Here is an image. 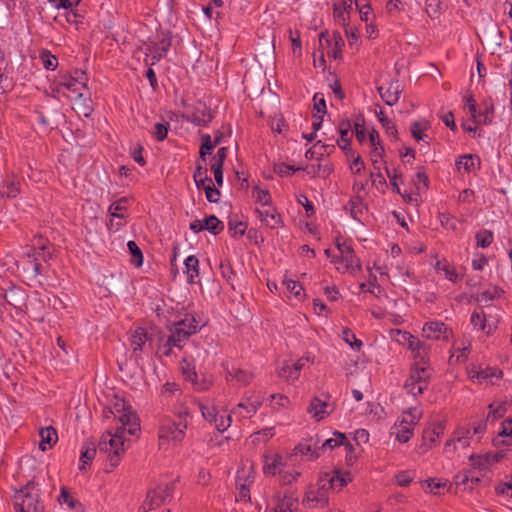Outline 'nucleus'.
Listing matches in <instances>:
<instances>
[{
    "label": "nucleus",
    "mask_w": 512,
    "mask_h": 512,
    "mask_svg": "<svg viewBox=\"0 0 512 512\" xmlns=\"http://www.w3.org/2000/svg\"><path fill=\"white\" fill-rule=\"evenodd\" d=\"M14 505L18 512H43L44 507L39 502V489L33 480L15 492Z\"/></svg>",
    "instance_id": "f257e3e1"
},
{
    "label": "nucleus",
    "mask_w": 512,
    "mask_h": 512,
    "mask_svg": "<svg viewBox=\"0 0 512 512\" xmlns=\"http://www.w3.org/2000/svg\"><path fill=\"white\" fill-rule=\"evenodd\" d=\"M121 426L117 427L114 433L108 432L102 436L99 443V451L107 455L110 465L114 468L119 464V457L124 452V433Z\"/></svg>",
    "instance_id": "f03ea898"
},
{
    "label": "nucleus",
    "mask_w": 512,
    "mask_h": 512,
    "mask_svg": "<svg viewBox=\"0 0 512 512\" xmlns=\"http://www.w3.org/2000/svg\"><path fill=\"white\" fill-rule=\"evenodd\" d=\"M332 479L328 477V473L322 474L317 485H310L306 490L302 504L307 508L325 507L328 504V491L331 489Z\"/></svg>",
    "instance_id": "7ed1b4c3"
},
{
    "label": "nucleus",
    "mask_w": 512,
    "mask_h": 512,
    "mask_svg": "<svg viewBox=\"0 0 512 512\" xmlns=\"http://www.w3.org/2000/svg\"><path fill=\"white\" fill-rule=\"evenodd\" d=\"M430 375V369L426 364L415 363L411 367L404 389L413 397L422 394L428 387Z\"/></svg>",
    "instance_id": "20e7f679"
},
{
    "label": "nucleus",
    "mask_w": 512,
    "mask_h": 512,
    "mask_svg": "<svg viewBox=\"0 0 512 512\" xmlns=\"http://www.w3.org/2000/svg\"><path fill=\"white\" fill-rule=\"evenodd\" d=\"M173 493V484L159 485L147 492L143 504L139 507L138 512H149L161 504H165L171 499Z\"/></svg>",
    "instance_id": "39448f33"
},
{
    "label": "nucleus",
    "mask_w": 512,
    "mask_h": 512,
    "mask_svg": "<svg viewBox=\"0 0 512 512\" xmlns=\"http://www.w3.org/2000/svg\"><path fill=\"white\" fill-rule=\"evenodd\" d=\"M186 429V422L180 421L179 423H176L170 418H163L159 425V439L182 441L185 437Z\"/></svg>",
    "instance_id": "423d86ee"
},
{
    "label": "nucleus",
    "mask_w": 512,
    "mask_h": 512,
    "mask_svg": "<svg viewBox=\"0 0 512 512\" xmlns=\"http://www.w3.org/2000/svg\"><path fill=\"white\" fill-rule=\"evenodd\" d=\"M337 248L339 250L340 255L336 256L332 260L333 263L341 262L343 264V271H350L351 273H356L357 271L361 270V263L359 259L355 256L354 251L349 244L345 242H337Z\"/></svg>",
    "instance_id": "0eeeda50"
},
{
    "label": "nucleus",
    "mask_w": 512,
    "mask_h": 512,
    "mask_svg": "<svg viewBox=\"0 0 512 512\" xmlns=\"http://www.w3.org/2000/svg\"><path fill=\"white\" fill-rule=\"evenodd\" d=\"M27 257L34 274L39 275L43 272V266L41 262H48L51 258V253L46 251L45 241L42 238H39L34 244L32 253H28Z\"/></svg>",
    "instance_id": "6e6552de"
},
{
    "label": "nucleus",
    "mask_w": 512,
    "mask_h": 512,
    "mask_svg": "<svg viewBox=\"0 0 512 512\" xmlns=\"http://www.w3.org/2000/svg\"><path fill=\"white\" fill-rule=\"evenodd\" d=\"M169 331L170 335L161 346L165 356L172 354L173 347L182 348V344L191 336V330H181V328L176 327L174 323L170 326Z\"/></svg>",
    "instance_id": "1a4fd4ad"
},
{
    "label": "nucleus",
    "mask_w": 512,
    "mask_h": 512,
    "mask_svg": "<svg viewBox=\"0 0 512 512\" xmlns=\"http://www.w3.org/2000/svg\"><path fill=\"white\" fill-rule=\"evenodd\" d=\"M253 466L243 465L237 472V484L239 486L238 500H249L250 491L249 485L253 481Z\"/></svg>",
    "instance_id": "9d476101"
},
{
    "label": "nucleus",
    "mask_w": 512,
    "mask_h": 512,
    "mask_svg": "<svg viewBox=\"0 0 512 512\" xmlns=\"http://www.w3.org/2000/svg\"><path fill=\"white\" fill-rule=\"evenodd\" d=\"M465 100L474 123L484 125L492 123L494 115V107L492 105L487 106L483 112L478 113L476 109V102L472 95L466 96Z\"/></svg>",
    "instance_id": "9b49d317"
},
{
    "label": "nucleus",
    "mask_w": 512,
    "mask_h": 512,
    "mask_svg": "<svg viewBox=\"0 0 512 512\" xmlns=\"http://www.w3.org/2000/svg\"><path fill=\"white\" fill-rule=\"evenodd\" d=\"M256 213L261 223L270 229H277L282 225L281 215L272 205L257 207Z\"/></svg>",
    "instance_id": "f8f14e48"
},
{
    "label": "nucleus",
    "mask_w": 512,
    "mask_h": 512,
    "mask_svg": "<svg viewBox=\"0 0 512 512\" xmlns=\"http://www.w3.org/2000/svg\"><path fill=\"white\" fill-rule=\"evenodd\" d=\"M87 77L84 71L75 70L73 74L69 77L65 78V81L62 83L63 86L66 87L69 91L77 93L78 98H83L82 89L86 88Z\"/></svg>",
    "instance_id": "ddd939ff"
},
{
    "label": "nucleus",
    "mask_w": 512,
    "mask_h": 512,
    "mask_svg": "<svg viewBox=\"0 0 512 512\" xmlns=\"http://www.w3.org/2000/svg\"><path fill=\"white\" fill-rule=\"evenodd\" d=\"M130 343L135 353L138 351L145 352L148 347H151L152 336L146 329L138 327L131 333Z\"/></svg>",
    "instance_id": "4468645a"
},
{
    "label": "nucleus",
    "mask_w": 512,
    "mask_h": 512,
    "mask_svg": "<svg viewBox=\"0 0 512 512\" xmlns=\"http://www.w3.org/2000/svg\"><path fill=\"white\" fill-rule=\"evenodd\" d=\"M470 321L474 328L486 332L487 335L496 329L498 323L497 319H492L491 316L487 317L482 311H474Z\"/></svg>",
    "instance_id": "2eb2a0df"
},
{
    "label": "nucleus",
    "mask_w": 512,
    "mask_h": 512,
    "mask_svg": "<svg viewBox=\"0 0 512 512\" xmlns=\"http://www.w3.org/2000/svg\"><path fill=\"white\" fill-rule=\"evenodd\" d=\"M446 333V324L438 320L426 322L422 329L423 337L430 340L446 339Z\"/></svg>",
    "instance_id": "dca6fc26"
},
{
    "label": "nucleus",
    "mask_w": 512,
    "mask_h": 512,
    "mask_svg": "<svg viewBox=\"0 0 512 512\" xmlns=\"http://www.w3.org/2000/svg\"><path fill=\"white\" fill-rule=\"evenodd\" d=\"M378 92L380 94L381 99L389 106L395 105L402 93V86L398 80H393L389 83V85L384 88L382 86L378 87Z\"/></svg>",
    "instance_id": "f3484780"
},
{
    "label": "nucleus",
    "mask_w": 512,
    "mask_h": 512,
    "mask_svg": "<svg viewBox=\"0 0 512 512\" xmlns=\"http://www.w3.org/2000/svg\"><path fill=\"white\" fill-rule=\"evenodd\" d=\"M294 454L306 457L308 460L317 459L320 456L319 440H306L299 443L294 449Z\"/></svg>",
    "instance_id": "a211bd4d"
},
{
    "label": "nucleus",
    "mask_w": 512,
    "mask_h": 512,
    "mask_svg": "<svg viewBox=\"0 0 512 512\" xmlns=\"http://www.w3.org/2000/svg\"><path fill=\"white\" fill-rule=\"evenodd\" d=\"M224 138V134L220 131H217L212 138L209 134H203L201 136V147H200V159L202 161L206 160V156L211 154L212 150L220 143H222Z\"/></svg>",
    "instance_id": "6ab92c4d"
},
{
    "label": "nucleus",
    "mask_w": 512,
    "mask_h": 512,
    "mask_svg": "<svg viewBox=\"0 0 512 512\" xmlns=\"http://www.w3.org/2000/svg\"><path fill=\"white\" fill-rule=\"evenodd\" d=\"M285 463L279 454H267L264 456L263 472L265 475L274 476L282 472Z\"/></svg>",
    "instance_id": "aec40b11"
},
{
    "label": "nucleus",
    "mask_w": 512,
    "mask_h": 512,
    "mask_svg": "<svg viewBox=\"0 0 512 512\" xmlns=\"http://www.w3.org/2000/svg\"><path fill=\"white\" fill-rule=\"evenodd\" d=\"M188 119L196 125H207L213 119L212 111L204 103H198Z\"/></svg>",
    "instance_id": "412c9836"
},
{
    "label": "nucleus",
    "mask_w": 512,
    "mask_h": 512,
    "mask_svg": "<svg viewBox=\"0 0 512 512\" xmlns=\"http://www.w3.org/2000/svg\"><path fill=\"white\" fill-rule=\"evenodd\" d=\"M118 420L121 423V429L127 430L130 435H136L140 430L139 418L132 410L120 414Z\"/></svg>",
    "instance_id": "4be33fe9"
},
{
    "label": "nucleus",
    "mask_w": 512,
    "mask_h": 512,
    "mask_svg": "<svg viewBox=\"0 0 512 512\" xmlns=\"http://www.w3.org/2000/svg\"><path fill=\"white\" fill-rule=\"evenodd\" d=\"M503 372L497 368L487 367L485 369L471 372V379H476L479 383L494 384V379L502 378Z\"/></svg>",
    "instance_id": "5701e85b"
},
{
    "label": "nucleus",
    "mask_w": 512,
    "mask_h": 512,
    "mask_svg": "<svg viewBox=\"0 0 512 512\" xmlns=\"http://www.w3.org/2000/svg\"><path fill=\"white\" fill-rule=\"evenodd\" d=\"M226 378L229 382L235 381L239 385H247L253 375L246 370L232 366L231 368L226 367Z\"/></svg>",
    "instance_id": "b1692460"
},
{
    "label": "nucleus",
    "mask_w": 512,
    "mask_h": 512,
    "mask_svg": "<svg viewBox=\"0 0 512 512\" xmlns=\"http://www.w3.org/2000/svg\"><path fill=\"white\" fill-rule=\"evenodd\" d=\"M97 454V448L92 441H85L81 448L79 469L84 470L86 465L90 464Z\"/></svg>",
    "instance_id": "393cba45"
},
{
    "label": "nucleus",
    "mask_w": 512,
    "mask_h": 512,
    "mask_svg": "<svg viewBox=\"0 0 512 512\" xmlns=\"http://www.w3.org/2000/svg\"><path fill=\"white\" fill-rule=\"evenodd\" d=\"M39 436L41 438L39 442V448L42 451H46L47 449L51 448L58 439L56 430L51 426L42 428L39 432Z\"/></svg>",
    "instance_id": "a878e982"
},
{
    "label": "nucleus",
    "mask_w": 512,
    "mask_h": 512,
    "mask_svg": "<svg viewBox=\"0 0 512 512\" xmlns=\"http://www.w3.org/2000/svg\"><path fill=\"white\" fill-rule=\"evenodd\" d=\"M275 502V512H294L297 508V498H294L291 495H277L275 497Z\"/></svg>",
    "instance_id": "bb28decb"
},
{
    "label": "nucleus",
    "mask_w": 512,
    "mask_h": 512,
    "mask_svg": "<svg viewBox=\"0 0 512 512\" xmlns=\"http://www.w3.org/2000/svg\"><path fill=\"white\" fill-rule=\"evenodd\" d=\"M184 273L189 283H195L199 276V260L196 256L190 255L184 261Z\"/></svg>",
    "instance_id": "cd10ccee"
},
{
    "label": "nucleus",
    "mask_w": 512,
    "mask_h": 512,
    "mask_svg": "<svg viewBox=\"0 0 512 512\" xmlns=\"http://www.w3.org/2000/svg\"><path fill=\"white\" fill-rule=\"evenodd\" d=\"M369 141L372 146L371 159L374 165H376L380 162V159L384 153V148L381 145L379 134L376 130L373 129L369 133Z\"/></svg>",
    "instance_id": "c85d7f7f"
},
{
    "label": "nucleus",
    "mask_w": 512,
    "mask_h": 512,
    "mask_svg": "<svg viewBox=\"0 0 512 512\" xmlns=\"http://www.w3.org/2000/svg\"><path fill=\"white\" fill-rule=\"evenodd\" d=\"M429 345L421 340H412L410 343V350L412 351L414 358L416 360L415 363L426 364L425 358L429 351Z\"/></svg>",
    "instance_id": "c756f323"
},
{
    "label": "nucleus",
    "mask_w": 512,
    "mask_h": 512,
    "mask_svg": "<svg viewBox=\"0 0 512 512\" xmlns=\"http://www.w3.org/2000/svg\"><path fill=\"white\" fill-rule=\"evenodd\" d=\"M328 403L325 401L320 400L319 398L315 397L310 406H309V412L312 414L313 418H315L317 421L322 420L325 415L328 414L327 412Z\"/></svg>",
    "instance_id": "7c9ffc66"
},
{
    "label": "nucleus",
    "mask_w": 512,
    "mask_h": 512,
    "mask_svg": "<svg viewBox=\"0 0 512 512\" xmlns=\"http://www.w3.org/2000/svg\"><path fill=\"white\" fill-rule=\"evenodd\" d=\"M421 416L422 412L418 408H410L407 411L403 412L399 423L410 428H414V426L420 420Z\"/></svg>",
    "instance_id": "2f4dec72"
},
{
    "label": "nucleus",
    "mask_w": 512,
    "mask_h": 512,
    "mask_svg": "<svg viewBox=\"0 0 512 512\" xmlns=\"http://www.w3.org/2000/svg\"><path fill=\"white\" fill-rule=\"evenodd\" d=\"M445 425L442 423H438L433 425L432 428L426 430L423 435V439L425 444L427 445L428 442L430 445L436 443L440 437L444 434Z\"/></svg>",
    "instance_id": "473e14b6"
},
{
    "label": "nucleus",
    "mask_w": 512,
    "mask_h": 512,
    "mask_svg": "<svg viewBox=\"0 0 512 512\" xmlns=\"http://www.w3.org/2000/svg\"><path fill=\"white\" fill-rule=\"evenodd\" d=\"M478 159L471 154L461 156L456 161V169L459 172H471L475 169V165Z\"/></svg>",
    "instance_id": "72a5a7b5"
},
{
    "label": "nucleus",
    "mask_w": 512,
    "mask_h": 512,
    "mask_svg": "<svg viewBox=\"0 0 512 512\" xmlns=\"http://www.w3.org/2000/svg\"><path fill=\"white\" fill-rule=\"evenodd\" d=\"M175 326L181 330H191V335L195 334L198 330V321L192 314H185L184 318L176 321Z\"/></svg>",
    "instance_id": "f704fd0d"
},
{
    "label": "nucleus",
    "mask_w": 512,
    "mask_h": 512,
    "mask_svg": "<svg viewBox=\"0 0 512 512\" xmlns=\"http://www.w3.org/2000/svg\"><path fill=\"white\" fill-rule=\"evenodd\" d=\"M429 128V123L427 120H419L415 121L410 126V132L413 138L416 141L424 140L426 135L425 131Z\"/></svg>",
    "instance_id": "c9c22d12"
},
{
    "label": "nucleus",
    "mask_w": 512,
    "mask_h": 512,
    "mask_svg": "<svg viewBox=\"0 0 512 512\" xmlns=\"http://www.w3.org/2000/svg\"><path fill=\"white\" fill-rule=\"evenodd\" d=\"M332 438L326 439L319 445L320 452L326 449H333L337 446L345 444V435L341 432L335 431Z\"/></svg>",
    "instance_id": "e433bc0d"
},
{
    "label": "nucleus",
    "mask_w": 512,
    "mask_h": 512,
    "mask_svg": "<svg viewBox=\"0 0 512 512\" xmlns=\"http://www.w3.org/2000/svg\"><path fill=\"white\" fill-rule=\"evenodd\" d=\"M252 197L259 207H266L271 205V196L267 190H263L258 186L252 189Z\"/></svg>",
    "instance_id": "4c0bfd02"
},
{
    "label": "nucleus",
    "mask_w": 512,
    "mask_h": 512,
    "mask_svg": "<svg viewBox=\"0 0 512 512\" xmlns=\"http://www.w3.org/2000/svg\"><path fill=\"white\" fill-rule=\"evenodd\" d=\"M232 413L239 419L250 418L255 414V406H249V403L240 402Z\"/></svg>",
    "instance_id": "58836bf2"
},
{
    "label": "nucleus",
    "mask_w": 512,
    "mask_h": 512,
    "mask_svg": "<svg viewBox=\"0 0 512 512\" xmlns=\"http://www.w3.org/2000/svg\"><path fill=\"white\" fill-rule=\"evenodd\" d=\"M203 221L204 229L208 230L214 235L218 234L224 228L222 222L214 215L206 217Z\"/></svg>",
    "instance_id": "ea45409f"
},
{
    "label": "nucleus",
    "mask_w": 512,
    "mask_h": 512,
    "mask_svg": "<svg viewBox=\"0 0 512 512\" xmlns=\"http://www.w3.org/2000/svg\"><path fill=\"white\" fill-rule=\"evenodd\" d=\"M127 209V199L121 198L118 201L111 204L109 207V214L112 218H124L123 211Z\"/></svg>",
    "instance_id": "a19ab883"
},
{
    "label": "nucleus",
    "mask_w": 512,
    "mask_h": 512,
    "mask_svg": "<svg viewBox=\"0 0 512 512\" xmlns=\"http://www.w3.org/2000/svg\"><path fill=\"white\" fill-rule=\"evenodd\" d=\"M196 186L200 189L207 184H211V178L207 175V169L201 166H198L193 175Z\"/></svg>",
    "instance_id": "79ce46f5"
},
{
    "label": "nucleus",
    "mask_w": 512,
    "mask_h": 512,
    "mask_svg": "<svg viewBox=\"0 0 512 512\" xmlns=\"http://www.w3.org/2000/svg\"><path fill=\"white\" fill-rule=\"evenodd\" d=\"M393 433L396 436V440L402 443H406L412 437L413 428H410L399 423L398 425L395 426V431Z\"/></svg>",
    "instance_id": "37998d69"
},
{
    "label": "nucleus",
    "mask_w": 512,
    "mask_h": 512,
    "mask_svg": "<svg viewBox=\"0 0 512 512\" xmlns=\"http://www.w3.org/2000/svg\"><path fill=\"white\" fill-rule=\"evenodd\" d=\"M475 239L478 247L487 248L493 242L494 236L490 230H480L477 232Z\"/></svg>",
    "instance_id": "c03bdc74"
},
{
    "label": "nucleus",
    "mask_w": 512,
    "mask_h": 512,
    "mask_svg": "<svg viewBox=\"0 0 512 512\" xmlns=\"http://www.w3.org/2000/svg\"><path fill=\"white\" fill-rule=\"evenodd\" d=\"M342 339L347 343L352 349L359 351L363 345L362 341L357 339L355 334L351 332L348 328L343 329L342 331Z\"/></svg>",
    "instance_id": "a18cd8bd"
},
{
    "label": "nucleus",
    "mask_w": 512,
    "mask_h": 512,
    "mask_svg": "<svg viewBox=\"0 0 512 512\" xmlns=\"http://www.w3.org/2000/svg\"><path fill=\"white\" fill-rule=\"evenodd\" d=\"M40 59L42 60L43 66L47 70H55L58 66L57 58L51 54L48 50H43L40 53Z\"/></svg>",
    "instance_id": "49530a36"
},
{
    "label": "nucleus",
    "mask_w": 512,
    "mask_h": 512,
    "mask_svg": "<svg viewBox=\"0 0 512 512\" xmlns=\"http://www.w3.org/2000/svg\"><path fill=\"white\" fill-rule=\"evenodd\" d=\"M198 408L201 411L202 416L209 422H212L217 415L214 406L209 402H199Z\"/></svg>",
    "instance_id": "de8ad7c7"
},
{
    "label": "nucleus",
    "mask_w": 512,
    "mask_h": 512,
    "mask_svg": "<svg viewBox=\"0 0 512 512\" xmlns=\"http://www.w3.org/2000/svg\"><path fill=\"white\" fill-rule=\"evenodd\" d=\"M502 290L498 287H492L490 289H487L481 293H479L477 300L481 303H488L495 299L496 297H499L502 294Z\"/></svg>",
    "instance_id": "09e8293b"
},
{
    "label": "nucleus",
    "mask_w": 512,
    "mask_h": 512,
    "mask_svg": "<svg viewBox=\"0 0 512 512\" xmlns=\"http://www.w3.org/2000/svg\"><path fill=\"white\" fill-rule=\"evenodd\" d=\"M127 247L133 257L132 263L137 267L141 266L143 263V255L138 245L134 241H129Z\"/></svg>",
    "instance_id": "8fccbe9b"
},
{
    "label": "nucleus",
    "mask_w": 512,
    "mask_h": 512,
    "mask_svg": "<svg viewBox=\"0 0 512 512\" xmlns=\"http://www.w3.org/2000/svg\"><path fill=\"white\" fill-rule=\"evenodd\" d=\"M278 375L281 378H284L286 380H296L299 376V374L294 371V365H290L289 363L285 362L281 368L278 370Z\"/></svg>",
    "instance_id": "3c124183"
},
{
    "label": "nucleus",
    "mask_w": 512,
    "mask_h": 512,
    "mask_svg": "<svg viewBox=\"0 0 512 512\" xmlns=\"http://www.w3.org/2000/svg\"><path fill=\"white\" fill-rule=\"evenodd\" d=\"M170 46H171V43L168 38L161 39L157 45L156 52L152 57V59H153L152 64H155V61H159L169 50Z\"/></svg>",
    "instance_id": "603ef678"
},
{
    "label": "nucleus",
    "mask_w": 512,
    "mask_h": 512,
    "mask_svg": "<svg viewBox=\"0 0 512 512\" xmlns=\"http://www.w3.org/2000/svg\"><path fill=\"white\" fill-rule=\"evenodd\" d=\"M348 476L349 473L341 474L338 471H335L333 474L328 473V477L333 480V482H331V488L336 486H339L341 488L345 486L350 480Z\"/></svg>",
    "instance_id": "864d4df0"
},
{
    "label": "nucleus",
    "mask_w": 512,
    "mask_h": 512,
    "mask_svg": "<svg viewBox=\"0 0 512 512\" xmlns=\"http://www.w3.org/2000/svg\"><path fill=\"white\" fill-rule=\"evenodd\" d=\"M169 123H156L154 125V130L152 131L153 136L158 141H163L167 137V133L169 131Z\"/></svg>",
    "instance_id": "5fc2aeb1"
},
{
    "label": "nucleus",
    "mask_w": 512,
    "mask_h": 512,
    "mask_svg": "<svg viewBox=\"0 0 512 512\" xmlns=\"http://www.w3.org/2000/svg\"><path fill=\"white\" fill-rule=\"evenodd\" d=\"M231 421H232L231 415H227V416L221 415V416H219L217 414L212 422L215 424V428L218 431L224 432L225 430L228 429V427H230Z\"/></svg>",
    "instance_id": "6e6d98bb"
},
{
    "label": "nucleus",
    "mask_w": 512,
    "mask_h": 512,
    "mask_svg": "<svg viewBox=\"0 0 512 512\" xmlns=\"http://www.w3.org/2000/svg\"><path fill=\"white\" fill-rule=\"evenodd\" d=\"M301 475L298 471H282L280 472V483L282 485H290L295 482Z\"/></svg>",
    "instance_id": "4d7b16f0"
},
{
    "label": "nucleus",
    "mask_w": 512,
    "mask_h": 512,
    "mask_svg": "<svg viewBox=\"0 0 512 512\" xmlns=\"http://www.w3.org/2000/svg\"><path fill=\"white\" fill-rule=\"evenodd\" d=\"M349 128H350V124L349 123H346V124H342L341 127H340V140L337 141L338 145L340 146L341 149L343 150H346L347 147L349 146V138H348V134H349Z\"/></svg>",
    "instance_id": "13d9d810"
},
{
    "label": "nucleus",
    "mask_w": 512,
    "mask_h": 512,
    "mask_svg": "<svg viewBox=\"0 0 512 512\" xmlns=\"http://www.w3.org/2000/svg\"><path fill=\"white\" fill-rule=\"evenodd\" d=\"M440 11L439 0H426V12L431 18H437Z\"/></svg>",
    "instance_id": "bf43d9fd"
},
{
    "label": "nucleus",
    "mask_w": 512,
    "mask_h": 512,
    "mask_svg": "<svg viewBox=\"0 0 512 512\" xmlns=\"http://www.w3.org/2000/svg\"><path fill=\"white\" fill-rule=\"evenodd\" d=\"M314 110L322 116L326 113V103L322 94L316 93L313 97Z\"/></svg>",
    "instance_id": "052dcab7"
},
{
    "label": "nucleus",
    "mask_w": 512,
    "mask_h": 512,
    "mask_svg": "<svg viewBox=\"0 0 512 512\" xmlns=\"http://www.w3.org/2000/svg\"><path fill=\"white\" fill-rule=\"evenodd\" d=\"M380 123L385 128L386 133L390 137H392L394 139L398 138V132H397L396 126L391 120H389L388 118H380Z\"/></svg>",
    "instance_id": "680f3d73"
},
{
    "label": "nucleus",
    "mask_w": 512,
    "mask_h": 512,
    "mask_svg": "<svg viewBox=\"0 0 512 512\" xmlns=\"http://www.w3.org/2000/svg\"><path fill=\"white\" fill-rule=\"evenodd\" d=\"M283 284L286 286V289L296 297H298L303 290L302 286L298 282L291 279H285Z\"/></svg>",
    "instance_id": "e2e57ef3"
},
{
    "label": "nucleus",
    "mask_w": 512,
    "mask_h": 512,
    "mask_svg": "<svg viewBox=\"0 0 512 512\" xmlns=\"http://www.w3.org/2000/svg\"><path fill=\"white\" fill-rule=\"evenodd\" d=\"M228 148L221 147L218 149L216 155L213 158V163L211 165H220V168H223L224 162L227 158Z\"/></svg>",
    "instance_id": "0e129e2a"
},
{
    "label": "nucleus",
    "mask_w": 512,
    "mask_h": 512,
    "mask_svg": "<svg viewBox=\"0 0 512 512\" xmlns=\"http://www.w3.org/2000/svg\"><path fill=\"white\" fill-rule=\"evenodd\" d=\"M386 173H387L388 178L390 179L391 186H392L393 190L396 193L400 194V189L397 184V179L399 177H401V174L396 169L390 170L389 168H386Z\"/></svg>",
    "instance_id": "69168bd1"
},
{
    "label": "nucleus",
    "mask_w": 512,
    "mask_h": 512,
    "mask_svg": "<svg viewBox=\"0 0 512 512\" xmlns=\"http://www.w3.org/2000/svg\"><path fill=\"white\" fill-rule=\"evenodd\" d=\"M204 190L206 193V198L209 202L216 203L218 201V198L220 196V192L218 189H216L211 184H207V186H204Z\"/></svg>",
    "instance_id": "338daca9"
},
{
    "label": "nucleus",
    "mask_w": 512,
    "mask_h": 512,
    "mask_svg": "<svg viewBox=\"0 0 512 512\" xmlns=\"http://www.w3.org/2000/svg\"><path fill=\"white\" fill-rule=\"evenodd\" d=\"M505 413V407L502 404H490L489 405V414L488 418L492 417L493 419H497L499 417H502Z\"/></svg>",
    "instance_id": "774afa93"
}]
</instances>
